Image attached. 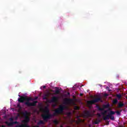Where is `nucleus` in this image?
I'll list each match as a JSON object with an SVG mask.
<instances>
[{
  "mask_svg": "<svg viewBox=\"0 0 127 127\" xmlns=\"http://www.w3.org/2000/svg\"><path fill=\"white\" fill-rule=\"evenodd\" d=\"M1 127H5V126L4 125H2Z\"/></svg>",
  "mask_w": 127,
  "mask_h": 127,
  "instance_id": "nucleus-32",
  "label": "nucleus"
},
{
  "mask_svg": "<svg viewBox=\"0 0 127 127\" xmlns=\"http://www.w3.org/2000/svg\"><path fill=\"white\" fill-rule=\"evenodd\" d=\"M118 102H119L118 99H115L113 101V104H114V105H117V104H118Z\"/></svg>",
  "mask_w": 127,
  "mask_h": 127,
  "instance_id": "nucleus-18",
  "label": "nucleus"
},
{
  "mask_svg": "<svg viewBox=\"0 0 127 127\" xmlns=\"http://www.w3.org/2000/svg\"><path fill=\"white\" fill-rule=\"evenodd\" d=\"M80 108H79V107L78 106H75L74 107V109L75 110H79Z\"/></svg>",
  "mask_w": 127,
  "mask_h": 127,
  "instance_id": "nucleus-23",
  "label": "nucleus"
},
{
  "mask_svg": "<svg viewBox=\"0 0 127 127\" xmlns=\"http://www.w3.org/2000/svg\"><path fill=\"white\" fill-rule=\"evenodd\" d=\"M96 108H97V110H98L100 112H103V111L105 110V109H109V108H110V104H107L106 105H104L103 106V108H101V107H100V106L97 105Z\"/></svg>",
  "mask_w": 127,
  "mask_h": 127,
  "instance_id": "nucleus-6",
  "label": "nucleus"
},
{
  "mask_svg": "<svg viewBox=\"0 0 127 127\" xmlns=\"http://www.w3.org/2000/svg\"><path fill=\"white\" fill-rule=\"evenodd\" d=\"M67 108L65 105H60L59 107L55 111L54 115H59L62 114L64 110Z\"/></svg>",
  "mask_w": 127,
  "mask_h": 127,
  "instance_id": "nucleus-4",
  "label": "nucleus"
},
{
  "mask_svg": "<svg viewBox=\"0 0 127 127\" xmlns=\"http://www.w3.org/2000/svg\"><path fill=\"white\" fill-rule=\"evenodd\" d=\"M51 92H55V91H54V90H51Z\"/></svg>",
  "mask_w": 127,
  "mask_h": 127,
  "instance_id": "nucleus-34",
  "label": "nucleus"
},
{
  "mask_svg": "<svg viewBox=\"0 0 127 127\" xmlns=\"http://www.w3.org/2000/svg\"><path fill=\"white\" fill-rule=\"evenodd\" d=\"M101 101V98H97L94 100H90L87 101V105L92 106L93 104H95V103H98V102H100Z\"/></svg>",
  "mask_w": 127,
  "mask_h": 127,
  "instance_id": "nucleus-7",
  "label": "nucleus"
},
{
  "mask_svg": "<svg viewBox=\"0 0 127 127\" xmlns=\"http://www.w3.org/2000/svg\"><path fill=\"white\" fill-rule=\"evenodd\" d=\"M111 110H112V109L111 108H109L108 111H111Z\"/></svg>",
  "mask_w": 127,
  "mask_h": 127,
  "instance_id": "nucleus-31",
  "label": "nucleus"
},
{
  "mask_svg": "<svg viewBox=\"0 0 127 127\" xmlns=\"http://www.w3.org/2000/svg\"><path fill=\"white\" fill-rule=\"evenodd\" d=\"M22 114L24 117V120L23 121V123L25 124H27V123H29L30 121V119L29 118V116L28 115H30V113L27 112V111H25L24 112H22Z\"/></svg>",
  "mask_w": 127,
  "mask_h": 127,
  "instance_id": "nucleus-5",
  "label": "nucleus"
},
{
  "mask_svg": "<svg viewBox=\"0 0 127 127\" xmlns=\"http://www.w3.org/2000/svg\"><path fill=\"white\" fill-rule=\"evenodd\" d=\"M119 111L120 112V113H122V112H123V109H120Z\"/></svg>",
  "mask_w": 127,
  "mask_h": 127,
  "instance_id": "nucleus-27",
  "label": "nucleus"
},
{
  "mask_svg": "<svg viewBox=\"0 0 127 127\" xmlns=\"http://www.w3.org/2000/svg\"><path fill=\"white\" fill-rule=\"evenodd\" d=\"M97 116L99 118H101V117H102V115L100 113H98Z\"/></svg>",
  "mask_w": 127,
  "mask_h": 127,
  "instance_id": "nucleus-24",
  "label": "nucleus"
},
{
  "mask_svg": "<svg viewBox=\"0 0 127 127\" xmlns=\"http://www.w3.org/2000/svg\"><path fill=\"white\" fill-rule=\"evenodd\" d=\"M72 101L73 100L70 98H65L64 100V105H69L72 103Z\"/></svg>",
  "mask_w": 127,
  "mask_h": 127,
  "instance_id": "nucleus-9",
  "label": "nucleus"
},
{
  "mask_svg": "<svg viewBox=\"0 0 127 127\" xmlns=\"http://www.w3.org/2000/svg\"><path fill=\"white\" fill-rule=\"evenodd\" d=\"M116 97L117 98H118V100H120V99H121V98H122V95L121 94H117Z\"/></svg>",
  "mask_w": 127,
  "mask_h": 127,
  "instance_id": "nucleus-20",
  "label": "nucleus"
},
{
  "mask_svg": "<svg viewBox=\"0 0 127 127\" xmlns=\"http://www.w3.org/2000/svg\"><path fill=\"white\" fill-rule=\"evenodd\" d=\"M79 96H83V93H80V94H79Z\"/></svg>",
  "mask_w": 127,
  "mask_h": 127,
  "instance_id": "nucleus-30",
  "label": "nucleus"
},
{
  "mask_svg": "<svg viewBox=\"0 0 127 127\" xmlns=\"http://www.w3.org/2000/svg\"><path fill=\"white\" fill-rule=\"evenodd\" d=\"M16 127H30L26 124H21L20 125L16 126Z\"/></svg>",
  "mask_w": 127,
  "mask_h": 127,
  "instance_id": "nucleus-12",
  "label": "nucleus"
},
{
  "mask_svg": "<svg viewBox=\"0 0 127 127\" xmlns=\"http://www.w3.org/2000/svg\"><path fill=\"white\" fill-rule=\"evenodd\" d=\"M117 114L118 116H121V112L119 111H110L109 113L106 116H104L103 119L104 121H107V120H111V121H115V116H113L115 114Z\"/></svg>",
  "mask_w": 127,
  "mask_h": 127,
  "instance_id": "nucleus-3",
  "label": "nucleus"
},
{
  "mask_svg": "<svg viewBox=\"0 0 127 127\" xmlns=\"http://www.w3.org/2000/svg\"><path fill=\"white\" fill-rule=\"evenodd\" d=\"M18 96L20 98L18 99V102L19 103H24V101H26L25 105L27 106V107H35L37 103H38L37 101H34L32 103L30 102V101H34V100L32 97H28L27 96L20 95Z\"/></svg>",
  "mask_w": 127,
  "mask_h": 127,
  "instance_id": "nucleus-1",
  "label": "nucleus"
},
{
  "mask_svg": "<svg viewBox=\"0 0 127 127\" xmlns=\"http://www.w3.org/2000/svg\"><path fill=\"white\" fill-rule=\"evenodd\" d=\"M53 122L54 123V125H57L58 124H59V121L57 120H54Z\"/></svg>",
  "mask_w": 127,
  "mask_h": 127,
  "instance_id": "nucleus-17",
  "label": "nucleus"
},
{
  "mask_svg": "<svg viewBox=\"0 0 127 127\" xmlns=\"http://www.w3.org/2000/svg\"><path fill=\"white\" fill-rule=\"evenodd\" d=\"M38 97H36V99H38Z\"/></svg>",
  "mask_w": 127,
  "mask_h": 127,
  "instance_id": "nucleus-35",
  "label": "nucleus"
},
{
  "mask_svg": "<svg viewBox=\"0 0 127 127\" xmlns=\"http://www.w3.org/2000/svg\"><path fill=\"white\" fill-rule=\"evenodd\" d=\"M38 126H39L40 125H45V123L43 122V121L40 120L38 123Z\"/></svg>",
  "mask_w": 127,
  "mask_h": 127,
  "instance_id": "nucleus-15",
  "label": "nucleus"
},
{
  "mask_svg": "<svg viewBox=\"0 0 127 127\" xmlns=\"http://www.w3.org/2000/svg\"><path fill=\"white\" fill-rule=\"evenodd\" d=\"M104 96H105V97H107V96H109V95L108 94H105Z\"/></svg>",
  "mask_w": 127,
  "mask_h": 127,
  "instance_id": "nucleus-29",
  "label": "nucleus"
},
{
  "mask_svg": "<svg viewBox=\"0 0 127 127\" xmlns=\"http://www.w3.org/2000/svg\"><path fill=\"white\" fill-rule=\"evenodd\" d=\"M107 113H108V111L107 110H105L103 112L101 113L102 116H103V119L104 117H105V115H106Z\"/></svg>",
  "mask_w": 127,
  "mask_h": 127,
  "instance_id": "nucleus-19",
  "label": "nucleus"
},
{
  "mask_svg": "<svg viewBox=\"0 0 127 127\" xmlns=\"http://www.w3.org/2000/svg\"><path fill=\"white\" fill-rule=\"evenodd\" d=\"M5 124L7 125L8 127H11L13 126V125H16L18 124V122H17V121H15V122H12L11 123H8V122L6 121L5 122Z\"/></svg>",
  "mask_w": 127,
  "mask_h": 127,
  "instance_id": "nucleus-10",
  "label": "nucleus"
},
{
  "mask_svg": "<svg viewBox=\"0 0 127 127\" xmlns=\"http://www.w3.org/2000/svg\"><path fill=\"white\" fill-rule=\"evenodd\" d=\"M58 99L59 98L57 96H53L51 100H49V103H57L58 102Z\"/></svg>",
  "mask_w": 127,
  "mask_h": 127,
  "instance_id": "nucleus-8",
  "label": "nucleus"
},
{
  "mask_svg": "<svg viewBox=\"0 0 127 127\" xmlns=\"http://www.w3.org/2000/svg\"><path fill=\"white\" fill-rule=\"evenodd\" d=\"M42 87H43V89H45V88H46V86H43Z\"/></svg>",
  "mask_w": 127,
  "mask_h": 127,
  "instance_id": "nucleus-28",
  "label": "nucleus"
},
{
  "mask_svg": "<svg viewBox=\"0 0 127 127\" xmlns=\"http://www.w3.org/2000/svg\"><path fill=\"white\" fill-rule=\"evenodd\" d=\"M45 96H46L47 98H48V97H49V96H50V92H48L47 94H46L45 95Z\"/></svg>",
  "mask_w": 127,
  "mask_h": 127,
  "instance_id": "nucleus-21",
  "label": "nucleus"
},
{
  "mask_svg": "<svg viewBox=\"0 0 127 127\" xmlns=\"http://www.w3.org/2000/svg\"><path fill=\"white\" fill-rule=\"evenodd\" d=\"M17 107H18V108H20V104H18V105H17Z\"/></svg>",
  "mask_w": 127,
  "mask_h": 127,
  "instance_id": "nucleus-26",
  "label": "nucleus"
},
{
  "mask_svg": "<svg viewBox=\"0 0 127 127\" xmlns=\"http://www.w3.org/2000/svg\"><path fill=\"white\" fill-rule=\"evenodd\" d=\"M100 123H101V120L98 119V120H96L95 121L94 124H95V125H99V124H100Z\"/></svg>",
  "mask_w": 127,
  "mask_h": 127,
  "instance_id": "nucleus-16",
  "label": "nucleus"
},
{
  "mask_svg": "<svg viewBox=\"0 0 127 127\" xmlns=\"http://www.w3.org/2000/svg\"><path fill=\"white\" fill-rule=\"evenodd\" d=\"M125 106V104L123 103H119L118 104V108L120 109V108H123Z\"/></svg>",
  "mask_w": 127,
  "mask_h": 127,
  "instance_id": "nucleus-13",
  "label": "nucleus"
},
{
  "mask_svg": "<svg viewBox=\"0 0 127 127\" xmlns=\"http://www.w3.org/2000/svg\"><path fill=\"white\" fill-rule=\"evenodd\" d=\"M43 99L44 100H48V98L46 97V95H44V96L43 97Z\"/></svg>",
  "mask_w": 127,
  "mask_h": 127,
  "instance_id": "nucleus-22",
  "label": "nucleus"
},
{
  "mask_svg": "<svg viewBox=\"0 0 127 127\" xmlns=\"http://www.w3.org/2000/svg\"><path fill=\"white\" fill-rule=\"evenodd\" d=\"M55 94L56 95H59V94H60V91H61V88L59 89V87H55Z\"/></svg>",
  "mask_w": 127,
  "mask_h": 127,
  "instance_id": "nucleus-11",
  "label": "nucleus"
},
{
  "mask_svg": "<svg viewBox=\"0 0 127 127\" xmlns=\"http://www.w3.org/2000/svg\"><path fill=\"white\" fill-rule=\"evenodd\" d=\"M9 121H10V122H13V118H10Z\"/></svg>",
  "mask_w": 127,
  "mask_h": 127,
  "instance_id": "nucleus-25",
  "label": "nucleus"
},
{
  "mask_svg": "<svg viewBox=\"0 0 127 127\" xmlns=\"http://www.w3.org/2000/svg\"><path fill=\"white\" fill-rule=\"evenodd\" d=\"M42 110L44 113V114L42 115V117L45 122H48V120H50L53 117L52 114H50V110L48 106L45 107V109L42 108Z\"/></svg>",
  "mask_w": 127,
  "mask_h": 127,
  "instance_id": "nucleus-2",
  "label": "nucleus"
},
{
  "mask_svg": "<svg viewBox=\"0 0 127 127\" xmlns=\"http://www.w3.org/2000/svg\"><path fill=\"white\" fill-rule=\"evenodd\" d=\"M85 115L86 117H91V113H90V111H87L85 113Z\"/></svg>",
  "mask_w": 127,
  "mask_h": 127,
  "instance_id": "nucleus-14",
  "label": "nucleus"
},
{
  "mask_svg": "<svg viewBox=\"0 0 127 127\" xmlns=\"http://www.w3.org/2000/svg\"><path fill=\"white\" fill-rule=\"evenodd\" d=\"M67 95H70V93H69V92H67Z\"/></svg>",
  "mask_w": 127,
  "mask_h": 127,
  "instance_id": "nucleus-33",
  "label": "nucleus"
}]
</instances>
